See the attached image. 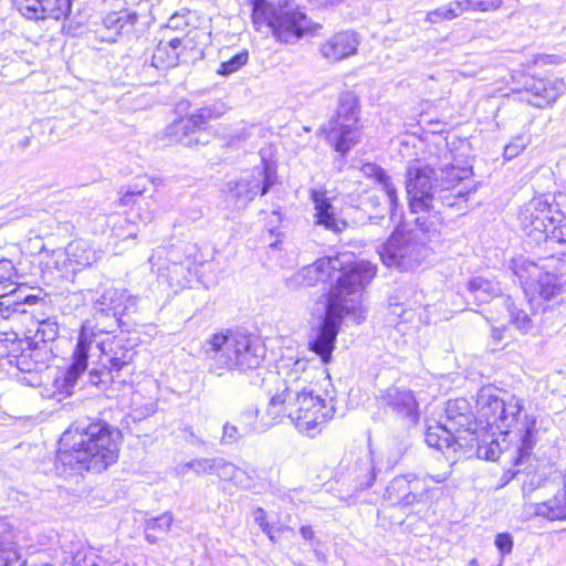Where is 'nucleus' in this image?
I'll return each mask as SVG.
<instances>
[{
	"label": "nucleus",
	"instance_id": "obj_41",
	"mask_svg": "<svg viewBox=\"0 0 566 566\" xmlns=\"http://www.w3.org/2000/svg\"><path fill=\"white\" fill-rule=\"evenodd\" d=\"M59 335V325L55 321L48 318L39 322L34 335L29 338L33 344L51 346Z\"/></svg>",
	"mask_w": 566,
	"mask_h": 566
},
{
	"label": "nucleus",
	"instance_id": "obj_61",
	"mask_svg": "<svg viewBox=\"0 0 566 566\" xmlns=\"http://www.w3.org/2000/svg\"><path fill=\"white\" fill-rule=\"evenodd\" d=\"M450 476V471H446V472H442V473H439V474H429L428 478L432 481V482H436V483H441V482H444L449 479Z\"/></svg>",
	"mask_w": 566,
	"mask_h": 566
},
{
	"label": "nucleus",
	"instance_id": "obj_45",
	"mask_svg": "<svg viewBox=\"0 0 566 566\" xmlns=\"http://www.w3.org/2000/svg\"><path fill=\"white\" fill-rule=\"evenodd\" d=\"M17 10L25 18L40 20L43 17L42 0H12Z\"/></svg>",
	"mask_w": 566,
	"mask_h": 566
},
{
	"label": "nucleus",
	"instance_id": "obj_46",
	"mask_svg": "<svg viewBox=\"0 0 566 566\" xmlns=\"http://www.w3.org/2000/svg\"><path fill=\"white\" fill-rule=\"evenodd\" d=\"M212 462H216V458H201L195 459L178 467V471L180 474H186L189 470H192L196 474H212L214 465Z\"/></svg>",
	"mask_w": 566,
	"mask_h": 566
},
{
	"label": "nucleus",
	"instance_id": "obj_9",
	"mask_svg": "<svg viewBox=\"0 0 566 566\" xmlns=\"http://www.w3.org/2000/svg\"><path fill=\"white\" fill-rule=\"evenodd\" d=\"M276 182L275 169L268 163L227 184L226 201L233 210H243L260 193L264 196Z\"/></svg>",
	"mask_w": 566,
	"mask_h": 566
},
{
	"label": "nucleus",
	"instance_id": "obj_23",
	"mask_svg": "<svg viewBox=\"0 0 566 566\" xmlns=\"http://www.w3.org/2000/svg\"><path fill=\"white\" fill-rule=\"evenodd\" d=\"M526 512L549 521L566 520V480L564 488L553 497L541 503H533L526 507Z\"/></svg>",
	"mask_w": 566,
	"mask_h": 566
},
{
	"label": "nucleus",
	"instance_id": "obj_40",
	"mask_svg": "<svg viewBox=\"0 0 566 566\" xmlns=\"http://www.w3.org/2000/svg\"><path fill=\"white\" fill-rule=\"evenodd\" d=\"M464 13L461 0H454L446 6L427 13V21L430 23H441L442 21H451Z\"/></svg>",
	"mask_w": 566,
	"mask_h": 566
},
{
	"label": "nucleus",
	"instance_id": "obj_50",
	"mask_svg": "<svg viewBox=\"0 0 566 566\" xmlns=\"http://www.w3.org/2000/svg\"><path fill=\"white\" fill-rule=\"evenodd\" d=\"M10 365L15 366L23 373L35 371V365L32 361V354H29L27 347L22 348L21 345L20 350L13 355V358H10Z\"/></svg>",
	"mask_w": 566,
	"mask_h": 566
},
{
	"label": "nucleus",
	"instance_id": "obj_58",
	"mask_svg": "<svg viewBox=\"0 0 566 566\" xmlns=\"http://www.w3.org/2000/svg\"><path fill=\"white\" fill-rule=\"evenodd\" d=\"M252 515L254 522L261 527L262 532H268L270 524L266 521V512L262 507H256Z\"/></svg>",
	"mask_w": 566,
	"mask_h": 566
},
{
	"label": "nucleus",
	"instance_id": "obj_47",
	"mask_svg": "<svg viewBox=\"0 0 566 566\" xmlns=\"http://www.w3.org/2000/svg\"><path fill=\"white\" fill-rule=\"evenodd\" d=\"M21 340L13 334L12 337L0 333V361L7 359L10 365V358L20 350Z\"/></svg>",
	"mask_w": 566,
	"mask_h": 566
},
{
	"label": "nucleus",
	"instance_id": "obj_32",
	"mask_svg": "<svg viewBox=\"0 0 566 566\" xmlns=\"http://www.w3.org/2000/svg\"><path fill=\"white\" fill-rule=\"evenodd\" d=\"M67 260L77 268L93 265L98 256L92 247L84 240L72 241L66 248Z\"/></svg>",
	"mask_w": 566,
	"mask_h": 566
},
{
	"label": "nucleus",
	"instance_id": "obj_53",
	"mask_svg": "<svg viewBox=\"0 0 566 566\" xmlns=\"http://www.w3.org/2000/svg\"><path fill=\"white\" fill-rule=\"evenodd\" d=\"M311 199L314 203L315 216L323 214L328 209H332V203L326 197V190L323 188L311 189Z\"/></svg>",
	"mask_w": 566,
	"mask_h": 566
},
{
	"label": "nucleus",
	"instance_id": "obj_62",
	"mask_svg": "<svg viewBox=\"0 0 566 566\" xmlns=\"http://www.w3.org/2000/svg\"><path fill=\"white\" fill-rule=\"evenodd\" d=\"M302 537L306 541H311L314 537V532L310 525H304L300 528Z\"/></svg>",
	"mask_w": 566,
	"mask_h": 566
},
{
	"label": "nucleus",
	"instance_id": "obj_38",
	"mask_svg": "<svg viewBox=\"0 0 566 566\" xmlns=\"http://www.w3.org/2000/svg\"><path fill=\"white\" fill-rule=\"evenodd\" d=\"M226 111V104L220 101H216L210 105L198 108L190 115V118L193 120L198 129L203 130L209 120L221 117Z\"/></svg>",
	"mask_w": 566,
	"mask_h": 566
},
{
	"label": "nucleus",
	"instance_id": "obj_33",
	"mask_svg": "<svg viewBox=\"0 0 566 566\" xmlns=\"http://www.w3.org/2000/svg\"><path fill=\"white\" fill-rule=\"evenodd\" d=\"M469 297L479 303H489L500 296L501 289L497 282L490 281L482 276L472 279L468 283Z\"/></svg>",
	"mask_w": 566,
	"mask_h": 566
},
{
	"label": "nucleus",
	"instance_id": "obj_28",
	"mask_svg": "<svg viewBox=\"0 0 566 566\" xmlns=\"http://www.w3.org/2000/svg\"><path fill=\"white\" fill-rule=\"evenodd\" d=\"M237 422H243L244 428L242 432L247 436H251L256 432H263L270 427L279 423V419H274L273 415L270 413V402L266 406L264 413L259 418V410L256 408H249L244 410Z\"/></svg>",
	"mask_w": 566,
	"mask_h": 566
},
{
	"label": "nucleus",
	"instance_id": "obj_44",
	"mask_svg": "<svg viewBox=\"0 0 566 566\" xmlns=\"http://www.w3.org/2000/svg\"><path fill=\"white\" fill-rule=\"evenodd\" d=\"M43 17L41 19L59 20L71 12L72 0H42Z\"/></svg>",
	"mask_w": 566,
	"mask_h": 566
},
{
	"label": "nucleus",
	"instance_id": "obj_43",
	"mask_svg": "<svg viewBox=\"0 0 566 566\" xmlns=\"http://www.w3.org/2000/svg\"><path fill=\"white\" fill-rule=\"evenodd\" d=\"M27 349L29 354H32V361L35 365V371L42 370L46 367L53 356L52 346H46L45 344H33L30 339L27 340Z\"/></svg>",
	"mask_w": 566,
	"mask_h": 566
},
{
	"label": "nucleus",
	"instance_id": "obj_8",
	"mask_svg": "<svg viewBox=\"0 0 566 566\" xmlns=\"http://www.w3.org/2000/svg\"><path fill=\"white\" fill-rule=\"evenodd\" d=\"M360 137L359 101L352 92H343L338 98L336 116L328 124L327 139L334 149L345 155Z\"/></svg>",
	"mask_w": 566,
	"mask_h": 566
},
{
	"label": "nucleus",
	"instance_id": "obj_42",
	"mask_svg": "<svg viewBox=\"0 0 566 566\" xmlns=\"http://www.w3.org/2000/svg\"><path fill=\"white\" fill-rule=\"evenodd\" d=\"M112 233L119 240L135 239L138 232L137 226L127 217L114 216L109 220Z\"/></svg>",
	"mask_w": 566,
	"mask_h": 566
},
{
	"label": "nucleus",
	"instance_id": "obj_52",
	"mask_svg": "<svg viewBox=\"0 0 566 566\" xmlns=\"http://www.w3.org/2000/svg\"><path fill=\"white\" fill-rule=\"evenodd\" d=\"M248 437L244 432H240L239 426L232 422L223 424L221 444L230 446L238 443L241 439Z\"/></svg>",
	"mask_w": 566,
	"mask_h": 566
},
{
	"label": "nucleus",
	"instance_id": "obj_17",
	"mask_svg": "<svg viewBox=\"0 0 566 566\" xmlns=\"http://www.w3.org/2000/svg\"><path fill=\"white\" fill-rule=\"evenodd\" d=\"M102 354L104 367L108 373H119L123 368L132 364L136 350L135 344L125 335L109 337L96 344Z\"/></svg>",
	"mask_w": 566,
	"mask_h": 566
},
{
	"label": "nucleus",
	"instance_id": "obj_12",
	"mask_svg": "<svg viewBox=\"0 0 566 566\" xmlns=\"http://www.w3.org/2000/svg\"><path fill=\"white\" fill-rule=\"evenodd\" d=\"M441 421L453 432L459 449H472L478 442L476 420L467 399L449 400Z\"/></svg>",
	"mask_w": 566,
	"mask_h": 566
},
{
	"label": "nucleus",
	"instance_id": "obj_31",
	"mask_svg": "<svg viewBox=\"0 0 566 566\" xmlns=\"http://www.w3.org/2000/svg\"><path fill=\"white\" fill-rule=\"evenodd\" d=\"M562 284L556 274L551 273L548 271H544L542 275L534 283L533 289L530 291V295H534L535 293L545 301H549L560 294ZM535 301V296H531L528 302L533 305Z\"/></svg>",
	"mask_w": 566,
	"mask_h": 566
},
{
	"label": "nucleus",
	"instance_id": "obj_27",
	"mask_svg": "<svg viewBox=\"0 0 566 566\" xmlns=\"http://www.w3.org/2000/svg\"><path fill=\"white\" fill-rule=\"evenodd\" d=\"M507 451L510 452V459L513 463V469H510L506 472H504V474L501 478V486H504L509 484L512 480L516 479L522 482V489L524 492H531L535 488V470L532 464L526 463L530 461L532 454L520 464H515L513 459L514 454L512 451V443H509Z\"/></svg>",
	"mask_w": 566,
	"mask_h": 566
},
{
	"label": "nucleus",
	"instance_id": "obj_48",
	"mask_svg": "<svg viewBox=\"0 0 566 566\" xmlns=\"http://www.w3.org/2000/svg\"><path fill=\"white\" fill-rule=\"evenodd\" d=\"M464 12L467 11H480L488 12L494 11L501 8L503 4L502 0H461Z\"/></svg>",
	"mask_w": 566,
	"mask_h": 566
},
{
	"label": "nucleus",
	"instance_id": "obj_18",
	"mask_svg": "<svg viewBox=\"0 0 566 566\" xmlns=\"http://www.w3.org/2000/svg\"><path fill=\"white\" fill-rule=\"evenodd\" d=\"M566 90L562 78H536L527 76L524 81L522 99L536 107H545L554 103Z\"/></svg>",
	"mask_w": 566,
	"mask_h": 566
},
{
	"label": "nucleus",
	"instance_id": "obj_39",
	"mask_svg": "<svg viewBox=\"0 0 566 566\" xmlns=\"http://www.w3.org/2000/svg\"><path fill=\"white\" fill-rule=\"evenodd\" d=\"M507 311L510 321L523 333H527L532 328V319L524 310L518 308L511 296L501 297L499 301Z\"/></svg>",
	"mask_w": 566,
	"mask_h": 566
},
{
	"label": "nucleus",
	"instance_id": "obj_64",
	"mask_svg": "<svg viewBox=\"0 0 566 566\" xmlns=\"http://www.w3.org/2000/svg\"><path fill=\"white\" fill-rule=\"evenodd\" d=\"M10 314L9 306L3 307V303L0 302V324L6 319Z\"/></svg>",
	"mask_w": 566,
	"mask_h": 566
},
{
	"label": "nucleus",
	"instance_id": "obj_4",
	"mask_svg": "<svg viewBox=\"0 0 566 566\" xmlns=\"http://www.w3.org/2000/svg\"><path fill=\"white\" fill-rule=\"evenodd\" d=\"M476 408L481 418H484L489 427H495L504 434V440L512 443L513 459L520 464L533 453L536 444L537 429L536 418L533 415H524L522 399L511 396L507 400L496 394L493 387H484L476 395Z\"/></svg>",
	"mask_w": 566,
	"mask_h": 566
},
{
	"label": "nucleus",
	"instance_id": "obj_6",
	"mask_svg": "<svg viewBox=\"0 0 566 566\" xmlns=\"http://www.w3.org/2000/svg\"><path fill=\"white\" fill-rule=\"evenodd\" d=\"M202 350L209 371L218 376L232 370L256 369L266 353L258 336L229 329L207 338Z\"/></svg>",
	"mask_w": 566,
	"mask_h": 566
},
{
	"label": "nucleus",
	"instance_id": "obj_25",
	"mask_svg": "<svg viewBox=\"0 0 566 566\" xmlns=\"http://www.w3.org/2000/svg\"><path fill=\"white\" fill-rule=\"evenodd\" d=\"M511 269L513 273L518 277L525 295L530 296V291L533 289L534 283L546 269V265L538 264L528 258L520 255L512 259Z\"/></svg>",
	"mask_w": 566,
	"mask_h": 566
},
{
	"label": "nucleus",
	"instance_id": "obj_26",
	"mask_svg": "<svg viewBox=\"0 0 566 566\" xmlns=\"http://www.w3.org/2000/svg\"><path fill=\"white\" fill-rule=\"evenodd\" d=\"M200 132L201 129L197 128L190 116L175 120L167 127V136L170 140L187 147H193L205 143L200 139Z\"/></svg>",
	"mask_w": 566,
	"mask_h": 566
},
{
	"label": "nucleus",
	"instance_id": "obj_29",
	"mask_svg": "<svg viewBox=\"0 0 566 566\" xmlns=\"http://www.w3.org/2000/svg\"><path fill=\"white\" fill-rule=\"evenodd\" d=\"M551 241L566 243V195L559 193L552 202L551 216Z\"/></svg>",
	"mask_w": 566,
	"mask_h": 566
},
{
	"label": "nucleus",
	"instance_id": "obj_36",
	"mask_svg": "<svg viewBox=\"0 0 566 566\" xmlns=\"http://www.w3.org/2000/svg\"><path fill=\"white\" fill-rule=\"evenodd\" d=\"M174 516L170 512H165L159 516L147 518L144 523L145 539L149 544H156L160 536L170 531Z\"/></svg>",
	"mask_w": 566,
	"mask_h": 566
},
{
	"label": "nucleus",
	"instance_id": "obj_16",
	"mask_svg": "<svg viewBox=\"0 0 566 566\" xmlns=\"http://www.w3.org/2000/svg\"><path fill=\"white\" fill-rule=\"evenodd\" d=\"M154 182L146 176L138 177L120 197L123 206H137V216L143 223L153 221L157 208Z\"/></svg>",
	"mask_w": 566,
	"mask_h": 566
},
{
	"label": "nucleus",
	"instance_id": "obj_34",
	"mask_svg": "<svg viewBox=\"0 0 566 566\" xmlns=\"http://www.w3.org/2000/svg\"><path fill=\"white\" fill-rule=\"evenodd\" d=\"M138 20V13L130 9L109 12L103 20L106 29L116 34L130 32Z\"/></svg>",
	"mask_w": 566,
	"mask_h": 566
},
{
	"label": "nucleus",
	"instance_id": "obj_59",
	"mask_svg": "<svg viewBox=\"0 0 566 566\" xmlns=\"http://www.w3.org/2000/svg\"><path fill=\"white\" fill-rule=\"evenodd\" d=\"M504 332H505V328H501V327H492V334H491V337L493 339V342L495 344H499L503 340L504 338Z\"/></svg>",
	"mask_w": 566,
	"mask_h": 566
},
{
	"label": "nucleus",
	"instance_id": "obj_11",
	"mask_svg": "<svg viewBox=\"0 0 566 566\" xmlns=\"http://www.w3.org/2000/svg\"><path fill=\"white\" fill-rule=\"evenodd\" d=\"M375 478V467L368 452L346 454L340 460L335 474L336 482L349 496L370 488Z\"/></svg>",
	"mask_w": 566,
	"mask_h": 566
},
{
	"label": "nucleus",
	"instance_id": "obj_30",
	"mask_svg": "<svg viewBox=\"0 0 566 566\" xmlns=\"http://www.w3.org/2000/svg\"><path fill=\"white\" fill-rule=\"evenodd\" d=\"M455 440L453 432L448 430L442 421H439L436 426H428L427 428L426 443L430 448H437L438 450L453 449L457 451L459 446L455 443Z\"/></svg>",
	"mask_w": 566,
	"mask_h": 566
},
{
	"label": "nucleus",
	"instance_id": "obj_55",
	"mask_svg": "<svg viewBox=\"0 0 566 566\" xmlns=\"http://www.w3.org/2000/svg\"><path fill=\"white\" fill-rule=\"evenodd\" d=\"M495 546L502 555L510 554L513 549V537L510 533H501L495 538Z\"/></svg>",
	"mask_w": 566,
	"mask_h": 566
},
{
	"label": "nucleus",
	"instance_id": "obj_51",
	"mask_svg": "<svg viewBox=\"0 0 566 566\" xmlns=\"http://www.w3.org/2000/svg\"><path fill=\"white\" fill-rule=\"evenodd\" d=\"M248 62V53L240 52L233 55L228 61L220 64L218 73L221 75H230L241 69Z\"/></svg>",
	"mask_w": 566,
	"mask_h": 566
},
{
	"label": "nucleus",
	"instance_id": "obj_14",
	"mask_svg": "<svg viewBox=\"0 0 566 566\" xmlns=\"http://www.w3.org/2000/svg\"><path fill=\"white\" fill-rule=\"evenodd\" d=\"M136 297L126 290L108 289L95 301L94 316L97 322L108 321L106 327H118L120 318L127 312L135 311Z\"/></svg>",
	"mask_w": 566,
	"mask_h": 566
},
{
	"label": "nucleus",
	"instance_id": "obj_49",
	"mask_svg": "<svg viewBox=\"0 0 566 566\" xmlns=\"http://www.w3.org/2000/svg\"><path fill=\"white\" fill-rule=\"evenodd\" d=\"M315 217H316L317 224H322L327 230H331L335 233L342 232L347 226V223L345 221L337 220L335 218L334 207H332V209H328L327 211H325L323 214H317Z\"/></svg>",
	"mask_w": 566,
	"mask_h": 566
},
{
	"label": "nucleus",
	"instance_id": "obj_54",
	"mask_svg": "<svg viewBox=\"0 0 566 566\" xmlns=\"http://www.w3.org/2000/svg\"><path fill=\"white\" fill-rule=\"evenodd\" d=\"M192 13L189 10H182L174 13L166 24V28L174 31H184L189 25V17Z\"/></svg>",
	"mask_w": 566,
	"mask_h": 566
},
{
	"label": "nucleus",
	"instance_id": "obj_22",
	"mask_svg": "<svg viewBox=\"0 0 566 566\" xmlns=\"http://www.w3.org/2000/svg\"><path fill=\"white\" fill-rule=\"evenodd\" d=\"M191 41L187 36H174L166 43L160 42L153 55L151 65L156 69H169L179 64L182 50L189 48Z\"/></svg>",
	"mask_w": 566,
	"mask_h": 566
},
{
	"label": "nucleus",
	"instance_id": "obj_56",
	"mask_svg": "<svg viewBox=\"0 0 566 566\" xmlns=\"http://www.w3.org/2000/svg\"><path fill=\"white\" fill-rule=\"evenodd\" d=\"M15 273V268L11 260L0 259V284L10 281Z\"/></svg>",
	"mask_w": 566,
	"mask_h": 566
},
{
	"label": "nucleus",
	"instance_id": "obj_37",
	"mask_svg": "<svg viewBox=\"0 0 566 566\" xmlns=\"http://www.w3.org/2000/svg\"><path fill=\"white\" fill-rule=\"evenodd\" d=\"M363 172L366 176L376 179V181L381 186L382 190L387 195L391 209L396 208L398 202L397 190L385 169L376 164H365L363 166Z\"/></svg>",
	"mask_w": 566,
	"mask_h": 566
},
{
	"label": "nucleus",
	"instance_id": "obj_7",
	"mask_svg": "<svg viewBox=\"0 0 566 566\" xmlns=\"http://www.w3.org/2000/svg\"><path fill=\"white\" fill-rule=\"evenodd\" d=\"M252 21L258 30L266 27L277 41L286 44L296 43L305 34L315 33L321 28L304 11L286 1L255 0Z\"/></svg>",
	"mask_w": 566,
	"mask_h": 566
},
{
	"label": "nucleus",
	"instance_id": "obj_24",
	"mask_svg": "<svg viewBox=\"0 0 566 566\" xmlns=\"http://www.w3.org/2000/svg\"><path fill=\"white\" fill-rule=\"evenodd\" d=\"M94 340L91 335H87L84 331H81L75 350L73 353V363L65 373L64 380L67 386L73 387L80 375L83 374L87 368L88 353L92 348Z\"/></svg>",
	"mask_w": 566,
	"mask_h": 566
},
{
	"label": "nucleus",
	"instance_id": "obj_10",
	"mask_svg": "<svg viewBox=\"0 0 566 566\" xmlns=\"http://www.w3.org/2000/svg\"><path fill=\"white\" fill-rule=\"evenodd\" d=\"M378 253L386 266L410 271L429 255V248L413 233L395 232L380 247Z\"/></svg>",
	"mask_w": 566,
	"mask_h": 566
},
{
	"label": "nucleus",
	"instance_id": "obj_3",
	"mask_svg": "<svg viewBox=\"0 0 566 566\" xmlns=\"http://www.w3.org/2000/svg\"><path fill=\"white\" fill-rule=\"evenodd\" d=\"M469 166L444 164L439 169L420 161L409 165L406 172V190L412 213L441 214L443 208L462 211L474 187L467 182L472 177Z\"/></svg>",
	"mask_w": 566,
	"mask_h": 566
},
{
	"label": "nucleus",
	"instance_id": "obj_1",
	"mask_svg": "<svg viewBox=\"0 0 566 566\" xmlns=\"http://www.w3.org/2000/svg\"><path fill=\"white\" fill-rule=\"evenodd\" d=\"M345 255L325 256L304 266L289 280V286H313L318 282L331 284L325 305V316L316 331L310 349L328 364L335 348L345 315L355 313L361 302V292L376 275L369 262H347Z\"/></svg>",
	"mask_w": 566,
	"mask_h": 566
},
{
	"label": "nucleus",
	"instance_id": "obj_57",
	"mask_svg": "<svg viewBox=\"0 0 566 566\" xmlns=\"http://www.w3.org/2000/svg\"><path fill=\"white\" fill-rule=\"evenodd\" d=\"M524 147H525L524 138L518 137L514 142H512L505 146L503 155L506 159H512V158L516 157L522 151V149Z\"/></svg>",
	"mask_w": 566,
	"mask_h": 566
},
{
	"label": "nucleus",
	"instance_id": "obj_20",
	"mask_svg": "<svg viewBox=\"0 0 566 566\" xmlns=\"http://www.w3.org/2000/svg\"><path fill=\"white\" fill-rule=\"evenodd\" d=\"M359 45L360 35L354 30H344L322 41L318 53L328 63H338L357 54Z\"/></svg>",
	"mask_w": 566,
	"mask_h": 566
},
{
	"label": "nucleus",
	"instance_id": "obj_2",
	"mask_svg": "<svg viewBox=\"0 0 566 566\" xmlns=\"http://www.w3.org/2000/svg\"><path fill=\"white\" fill-rule=\"evenodd\" d=\"M120 432L104 421L77 420L62 434L55 457L57 475L99 473L118 459Z\"/></svg>",
	"mask_w": 566,
	"mask_h": 566
},
{
	"label": "nucleus",
	"instance_id": "obj_15",
	"mask_svg": "<svg viewBox=\"0 0 566 566\" xmlns=\"http://www.w3.org/2000/svg\"><path fill=\"white\" fill-rule=\"evenodd\" d=\"M184 251L187 253L184 259L178 255V251H170L167 264L158 266V277L170 287L184 289L187 286L192 268L202 263L196 255L197 245L187 243Z\"/></svg>",
	"mask_w": 566,
	"mask_h": 566
},
{
	"label": "nucleus",
	"instance_id": "obj_5",
	"mask_svg": "<svg viewBox=\"0 0 566 566\" xmlns=\"http://www.w3.org/2000/svg\"><path fill=\"white\" fill-rule=\"evenodd\" d=\"M270 413L279 422L287 418L301 433L314 438L334 417L335 407L315 395L306 378L291 376L270 399Z\"/></svg>",
	"mask_w": 566,
	"mask_h": 566
},
{
	"label": "nucleus",
	"instance_id": "obj_35",
	"mask_svg": "<svg viewBox=\"0 0 566 566\" xmlns=\"http://www.w3.org/2000/svg\"><path fill=\"white\" fill-rule=\"evenodd\" d=\"M212 465H214L212 474L218 475L220 479L224 481H231L242 488L250 486L247 472L229 462L228 460L223 458H216V462H212Z\"/></svg>",
	"mask_w": 566,
	"mask_h": 566
},
{
	"label": "nucleus",
	"instance_id": "obj_19",
	"mask_svg": "<svg viewBox=\"0 0 566 566\" xmlns=\"http://www.w3.org/2000/svg\"><path fill=\"white\" fill-rule=\"evenodd\" d=\"M426 485L413 474L399 475L386 488L385 500L394 506H410L421 500Z\"/></svg>",
	"mask_w": 566,
	"mask_h": 566
},
{
	"label": "nucleus",
	"instance_id": "obj_21",
	"mask_svg": "<svg viewBox=\"0 0 566 566\" xmlns=\"http://www.w3.org/2000/svg\"><path fill=\"white\" fill-rule=\"evenodd\" d=\"M379 402L411 424L419 420L418 402L411 390L390 387L380 395Z\"/></svg>",
	"mask_w": 566,
	"mask_h": 566
},
{
	"label": "nucleus",
	"instance_id": "obj_63",
	"mask_svg": "<svg viewBox=\"0 0 566 566\" xmlns=\"http://www.w3.org/2000/svg\"><path fill=\"white\" fill-rule=\"evenodd\" d=\"M10 61L9 55L0 53V74H2L3 69L9 65Z\"/></svg>",
	"mask_w": 566,
	"mask_h": 566
},
{
	"label": "nucleus",
	"instance_id": "obj_60",
	"mask_svg": "<svg viewBox=\"0 0 566 566\" xmlns=\"http://www.w3.org/2000/svg\"><path fill=\"white\" fill-rule=\"evenodd\" d=\"M478 454H479V457H484L485 459H489V460H494V457H495L494 450L491 448H486V447H479Z\"/></svg>",
	"mask_w": 566,
	"mask_h": 566
},
{
	"label": "nucleus",
	"instance_id": "obj_13",
	"mask_svg": "<svg viewBox=\"0 0 566 566\" xmlns=\"http://www.w3.org/2000/svg\"><path fill=\"white\" fill-rule=\"evenodd\" d=\"M551 209L552 203L542 198H534L524 205L518 214L524 234L537 243L551 241Z\"/></svg>",
	"mask_w": 566,
	"mask_h": 566
}]
</instances>
